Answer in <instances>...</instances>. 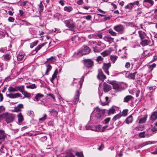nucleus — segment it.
<instances>
[{
  "instance_id": "nucleus-28",
  "label": "nucleus",
  "mask_w": 157,
  "mask_h": 157,
  "mask_svg": "<svg viewBox=\"0 0 157 157\" xmlns=\"http://www.w3.org/2000/svg\"><path fill=\"white\" fill-rule=\"evenodd\" d=\"M79 39V37L77 35H75L72 37L71 40L73 43H75L78 41Z\"/></svg>"
},
{
  "instance_id": "nucleus-57",
  "label": "nucleus",
  "mask_w": 157,
  "mask_h": 157,
  "mask_svg": "<svg viewBox=\"0 0 157 157\" xmlns=\"http://www.w3.org/2000/svg\"><path fill=\"white\" fill-rule=\"evenodd\" d=\"M96 36L99 39H101L102 37V33H98L96 35Z\"/></svg>"
},
{
  "instance_id": "nucleus-56",
  "label": "nucleus",
  "mask_w": 157,
  "mask_h": 157,
  "mask_svg": "<svg viewBox=\"0 0 157 157\" xmlns=\"http://www.w3.org/2000/svg\"><path fill=\"white\" fill-rule=\"evenodd\" d=\"M83 18H85L87 20H90L92 19V17L91 15H88L86 16H84Z\"/></svg>"
},
{
  "instance_id": "nucleus-10",
  "label": "nucleus",
  "mask_w": 157,
  "mask_h": 157,
  "mask_svg": "<svg viewBox=\"0 0 157 157\" xmlns=\"http://www.w3.org/2000/svg\"><path fill=\"white\" fill-rule=\"evenodd\" d=\"M113 88L116 91H121L123 89V87L120 84L114 83L112 85Z\"/></svg>"
},
{
  "instance_id": "nucleus-21",
  "label": "nucleus",
  "mask_w": 157,
  "mask_h": 157,
  "mask_svg": "<svg viewBox=\"0 0 157 157\" xmlns=\"http://www.w3.org/2000/svg\"><path fill=\"white\" fill-rule=\"evenodd\" d=\"M138 34L141 40L145 39V37L146 36L145 33L141 31H138Z\"/></svg>"
},
{
  "instance_id": "nucleus-46",
  "label": "nucleus",
  "mask_w": 157,
  "mask_h": 157,
  "mask_svg": "<svg viewBox=\"0 0 157 157\" xmlns=\"http://www.w3.org/2000/svg\"><path fill=\"white\" fill-rule=\"evenodd\" d=\"M45 44V43H43L40 44L38 45L36 48H35V49L38 51L42 47L44 46Z\"/></svg>"
},
{
  "instance_id": "nucleus-15",
  "label": "nucleus",
  "mask_w": 157,
  "mask_h": 157,
  "mask_svg": "<svg viewBox=\"0 0 157 157\" xmlns=\"http://www.w3.org/2000/svg\"><path fill=\"white\" fill-rule=\"evenodd\" d=\"M102 93L100 95L99 93V97L102 95ZM100 101L101 102V104L102 105H107L109 102L108 101L109 98L108 97H106L105 98V101H103L101 100V99L100 98Z\"/></svg>"
},
{
  "instance_id": "nucleus-31",
  "label": "nucleus",
  "mask_w": 157,
  "mask_h": 157,
  "mask_svg": "<svg viewBox=\"0 0 157 157\" xmlns=\"http://www.w3.org/2000/svg\"><path fill=\"white\" fill-rule=\"evenodd\" d=\"M4 59L5 60L8 61L10 60L11 56H10L9 54H6L3 55V56Z\"/></svg>"
},
{
  "instance_id": "nucleus-17",
  "label": "nucleus",
  "mask_w": 157,
  "mask_h": 157,
  "mask_svg": "<svg viewBox=\"0 0 157 157\" xmlns=\"http://www.w3.org/2000/svg\"><path fill=\"white\" fill-rule=\"evenodd\" d=\"M7 96L10 98H15L17 97H20L21 94L19 93L15 94H6Z\"/></svg>"
},
{
  "instance_id": "nucleus-8",
  "label": "nucleus",
  "mask_w": 157,
  "mask_h": 157,
  "mask_svg": "<svg viewBox=\"0 0 157 157\" xmlns=\"http://www.w3.org/2000/svg\"><path fill=\"white\" fill-rule=\"evenodd\" d=\"M113 29L121 34H123L124 32V28L121 25H119L114 26Z\"/></svg>"
},
{
  "instance_id": "nucleus-33",
  "label": "nucleus",
  "mask_w": 157,
  "mask_h": 157,
  "mask_svg": "<svg viewBox=\"0 0 157 157\" xmlns=\"http://www.w3.org/2000/svg\"><path fill=\"white\" fill-rule=\"evenodd\" d=\"M22 94H23L24 97V98H27L29 99H30V94L26 91H24L23 92H22Z\"/></svg>"
},
{
  "instance_id": "nucleus-50",
  "label": "nucleus",
  "mask_w": 157,
  "mask_h": 157,
  "mask_svg": "<svg viewBox=\"0 0 157 157\" xmlns=\"http://www.w3.org/2000/svg\"><path fill=\"white\" fill-rule=\"evenodd\" d=\"M133 4L132 3H130L128 4L127 5L125 6V9H131L133 7Z\"/></svg>"
},
{
  "instance_id": "nucleus-53",
  "label": "nucleus",
  "mask_w": 157,
  "mask_h": 157,
  "mask_svg": "<svg viewBox=\"0 0 157 157\" xmlns=\"http://www.w3.org/2000/svg\"><path fill=\"white\" fill-rule=\"evenodd\" d=\"M145 132L144 131L142 132H140L139 133V136L140 138H144L145 137Z\"/></svg>"
},
{
  "instance_id": "nucleus-61",
  "label": "nucleus",
  "mask_w": 157,
  "mask_h": 157,
  "mask_svg": "<svg viewBox=\"0 0 157 157\" xmlns=\"http://www.w3.org/2000/svg\"><path fill=\"white\" fill-rule=\"evenodd\" d=\"M110 118L108 117L107 118H106L104 120V123L105 124H107L110 121Z\"/></svg>"
},
{
  "instance_id": "nucleus-26",
  "label": "nucleus",
  "mask_w": 157,
  "mask_h": 157,
  "mask_svg": "<svg viewBox=\"0 0 157 157\" xmlns=\"http://www.w3.org/2000/svg\"><path fill=\"white\" fill-rule=\"evenodd\" d=\"M104 40L105 41L108 42L109 43H111V41L114 39V38L111 37L110 36L108 35L104 36Z\"/></svg>"
},
{
  "instance_id": "nucleus-39",
  "label": "nucleus",
  "mask_w": 157,
  "mask_h": 157,
  "mask_svg": "<svg viewBox=\"0 0 157 157\" xmlns=\"http://www.w3.org/2000/svg\"><path fill=\"white\" fill-rule=\"evenodd\" d=\"M110 54V52L108 50H106L101 53V55L105 57L109 55Z\"/></svg>"
},
{
  "instance_id": "nucleus-14",
  "label": "nucleus",
  "mask_w": 157,
  "mask_h": 157,
  "mask_svg": "<svg viewBox=\"0 0 157 157\" xmlns=\"http://www.w3.org/2000/svg\"><path fill=\"white\" fill-rule=\"evenodd\" d=\"M103 89L105 92H107L110 90L112 88L111 86L104 82L103 86Z\"/></svg>"
},
{
  "instance_id": "nucleus-58",
  "label": "nucleus",
  "mask_w": 157,
  "mask_h": 157,
  "mask_svg": "<svg viewBox=\"0 0 157 157\" xmlns=\"http://www.w3.org/2000/svg\"><path fill=\"white\" fill-rule=\"evenodd\" d=\"M5 36V33L0 31V39L4 38Z\"/></svg>"
},
{
  "instance_id": "nucleus-22",
  "label": "nucleus",
  "mask_w": 157,
  "mask_h": 157,
  "mask_svg": "<svg viewBox=\"0 0 157 157\" xmlns=\"http://www.w3.org/2000/svg\"><path fill=\"white\" fill-rule=\"evenodd\" d=\"M23 106L22 104H19L17 106H15L14 108V111L16 112H21L20 109L23 108Z\"/></svg>"
},
{
  "instance_id": "nucleus-4",
  "label": "nucleus",
  "mask_w": 157,
  "mask_h": 157,
  "mask_svg": "<svg viewBox=\"0 0 157 157\" xmlns=\"http://www.w3.org/2000/svg\"><path fill=\"white\" fill-rule=\"evenodd\" d=\"M64 22L66 27L70 29H72L75 27V23L71 20H66Z\"/></svg>"
},
{
  "instance_id": "nucleus-23",
  "label": "nucleus",
  "mask_w": 157,
  "mask_h": 157,
  "mask_svg": "<svg viewBox=\"0 0 157 157\" xmlns=\"http://www.w3.org/2000/svg\"><path fill=\"white\" fill-rule=\"evenodd\" d=\"M25 55V53L23 52H20L17 57V59L18 61H21L23 60Z\"/></svg>"
},
{
  "instance_id": "nucleus-24",
  "label": "nucleus",
  "mask_w": 157,
  "mask_h": 157,
  "mask_svg": "<svg viewBox=\"0 0 157 157\" xmlns=\"http://www.w3.org/2000/svg\"><path fill=\"white\" fill-rule=\"evenodd\" d=\"M133 121L132 116L131 115H129L125 120V122L127 124H129L132 122Z\"/></svg>"
},
{
  "instance_id": "nucleus-42",
  "label": "nucleus",
  "mask_w": 157,
  "mask_h": 157,
  "mask_svg": "<svg viewBox=\"0 0 157 157\" xmlns=\"http://www.w3.org/2000/svg\"><path fill=\"white\" fill-rule=\"evenodd\" d=\"M38 42V41L37 40L34 41V42L31 43L30 44V48H32L33 47L36 46Z\"/></svg>"
},
{
  "instance_id": "nucleus-37",
  "label": "nucleus",
  "mask_w": 157,
  "mask_h": 157,
  "mask_svg": "<svg viewBox=\"0 0 157 157\" xmlns=\"http://www.w3.org/2000/svg\"><path fill=\"white\" fill-rule=\"evenodd\" d=\"M121 116V115L120 114H117L113 117L112 120L113 121H115L119 119Z\"/></svg>"
},
{
  "instance_id": "nucleus-43",
  "label": "nucleus",
  "mask_w": 157,
  "mask_h": 157,
  "mask_svg": "<svg viewBox=\"0 0 157 157\" xmlns=\"http://www.w3.org/2000/svg\"><path fill=\"white\" fill-rule=\"evenodd\" d=\"M117 57L116 56H111L110 57V59L112 62L114 63H115L116 60L117 59Z\"/></svg>"
},
{
  "instance_id": "nucleus-7",
  "label": "nucleus",
  "mask_w": 157,
  "mask_h": 157,
  "mask_svg": "<svg viewBox=\"0 0 157 157\" xmlns=\"http://www.w3.org/2000/svg\"><path fill=\"white\" fill-rule=\"evenodd\" d=\"M94 46H98L99 47H103V49L105 47V45L103 43H101L100 41H90L89 42V45L90 46H91L92 45Z\"/></svg>"
},
{
  "instance_id": "nucleus-32",
  "label": "nucleus",
  "mask_w": 157,
  "mask_h": 157,
  "mask_svg": "<svg viewBox=\"0 0 157 157\" xmlns=\"http://www.w3.org/2000/svg\"><path fill=\"white\" fill-rule=\"evenodd\" d=\"M137 73V72L136 71H135L133 73H129L128 74V76L129 78L132 79H134L135 78V76Z\"/></svg>"
},
{
  "instance_id": "nucleus-52",
  "label": "nucleus",
  "mask_w": 157,
  "mask_h": 157,
  "mask_svg": "<svg viewBox=\"0 0 157 157\" xmlns=\"http://www.w3.org/2000/svg\"><path fill=\"white\" fill-rule=\"evenodd\" d=\"M115 111L116 110L115 109L113 108H111L109 109L108 111V114H113L114 113Z\"/></svg>"
},
{
  "instance_id": "nucleus-16",
  "label": "nucleus",
  "mask_w": 157,
  "mask_h": 157,
  "mask_svg": "<svg viewBox=\"0 0 157 157\" xmlns=\"http://www.w3.org/2000/svg\"><path fill=\"white\" fill-rule=\"evenodd\" d=\"M147 115L146 114L141 118L138 117V119L139 120V124H143L145 123L146 121Z\"/></svg>"
},
{
  "instance_id": "nucleus-35",
  "label": "nucleus",
  "mask_w": 157,
  "mask_h": 157,
  "mask_svg": "<svg viewBox=\"0 0 157 157\" xmlns=\"http://www.w3.org/2000/svg\"><path fill=\"white\" fill-rule=\"evenodd\" d=\"M17 117L19 122H21L23 120V117L21 113L17 115Z\"/></svg>"
},
{
  "instance_id": "nucleus-25",
  "label": "nucleus",
  "mask_w": 157,
  "mask_h": 157,
  "mask_svg": "<svg viewBox=\"0 0 157 157\" xmlns=\"http://www.w3.org/2000/svg\"><path fill=\"white\" fill-rule=\"evenodd\" d=\"M157 119V111H155L153 113L150 117V119L153 121H155Z\"/></svg>"
},
{
  "instance_id": "nucleus-51",
  "label": "nucleus",
  "mask_w": 157,
  "mask_h": 157,
  "mask_svg": "<svg viewBox=\"0 0 157 157\" xmlns=\"http://www.w3.org/2000/svg\"><path fill=\"white\" fill-rule=\"evenodd\" d=\"M75 155L76 156H78V157H84L83 153L82 152H77L75 153Z\"/></svg>"
},
{
  "instance_id": "nucleus-27",
  "label": "nucleus",
  "mask_w": 157,
  "mask_h": 157,
  "mask_svg": "<svg viewBox=\"0 0 157 157\" xmlns=\"http://www.w3.org/2000/svg\"><path fill=\"white\" fill-rule=\"evenodd\" d=\"M154 142H145L144 143H143L142 144H141V145H140L139 146V147H138L137 148H138L139 147H143L144 146H146L147 145H148V144H154ZM137 148L136 147H135V149H136Z\"/></svg>"
},
{
  "instance_id": "nucleus-48",
  "label": "nucleus",
  "mask_w": 157,
  "mask_h": 157,
  "mask_svg": "<svg viewBox=\"0 0 157 157\" xmlns=\"http://www.w3.org/2000/svg\"><path fill=\"white\" fill-rule=\"evenodd\" d=\"M56 71L54 72L53 75L52 76V78L50 79V81L52 82H53V81L54 79L56 78Z\"/></svg>"
},
{
  "instance_id": "nucleus-6",
  "label": "nucleus",
  "mask_w": 157,
  "mask_h": 157,
  "mask_svg": "<svg viewBox=\"0 0 157 157\" xmlns=\"http://www.w3.org/2000/svg\"><path fill=\"white\" fill-rule=\"evenodd\" d=\"M83 61L85 66L88 68H91L93 65V62L90 59H85Z\"/></svg>"
},
{
  "instance_id": "nucleus-11",
  "label": "nucleus",
  "mask_w": 157,
  "mask_h": 157,
  "mask_svg": "<svg viewBox=\"0 0 157 157\" xmlns=\"http://www.w3.org/2000/svg\"><path fill=\"white\" fill-rule=\"evenodd\" d=\"M110 67L111 63H104L102 67L105 73L108 75H109V72L108 71V69Z\"/></svg>"
},
{
  "instance_id": "nucleus-5",
  "label": "nucleus",
  "mask_w": 157,
  "mask_h": 157,
  "mask_svg": "<svg viewBox=\"0 0 157 157\" xmlns=\"http://www.w3.org/2000/svg\"><path fill=\"white\" fill-rule=\"evenodd\" d=\"M154 42L153 40H152L151 42L150 40L144 39L141 40L140 44L143 46H145L147 45L152 46L154 44Z\"/></svg>"
},
{
  "instance_id": "nucleus-19",
  "label": "nucleus",
  "mask_w": 157,
  "mask_h": 157,
  "mask_svg": "<svg viewBox=\"0 0 157 157\" xmlns=\"http://www.w3.org/2000/svg\"><path fill=\"white\" fill-rule=\"evenodd\" d=\"M90 46L93 48L94 51L95 52H99L103 49L102 47H99L98 46H97L96 45L95 46L93 45Z\"/></svg>"
},
{
  "instance_id": "nucleus-38",
  "label": "nucleus",
  "mask_w": 157,
  "mask_h": 157,
  "mask_svg": "<svg viewBox=\"0 0 157 157\" xmlns=\"http://www.w3.org/2000/svg\"><path fill=\"white\" fill-rule=\"evenodd\" d=\"M43 94H36L35 97V98L37 101H38L41 98L43 97Z\"/></svg>"
},
{
  "instance_id": "nucleus-1",
  "label": "nucleus",
  "mask_w": 157,
  "mask_h": 157,
  "mask_svg": "<svg viewBox=\"0 0 157 157\" xmlns=\"http://www.w3.org/2000/svg\"><path fill=\"white\" fill-rule=\"evenodd\" d=\"M105 113L104 110L101 109L98 107H97L94 109V111L91 114L90 117L93 114H94L95 122L97 123L102 120Z\"/></svg>"
},
{
  "instance_id": "nucleus-30",
  "label": "nucleus",
  "mask_w": 157,
  "mask_h": 157,
  "mask_svg": "<svg viewBox=\"0 0 157 157\" xmlns=\"http://www.w3.org/2000/svg\"><path fill=\"white\" fill-rule=\"evenodd\" d=\"M63 10L67 12H70L73 10V8L71 6H66L64 7Z\"/></svg>"
},
{
  "instance_id": "nucleus-60",
  "label": "nucleus",
  "mask_w": 157,
  "mask_h": 157,
  "mask_svg": "<svg viewBox=\"0 0 157 157\" xmlns=\"http://www.w3.org/2000/svg\"><path fill=\"white\" fill-rule=\"evenodd\" d=\"M47 139V137L46 136L42 137L40 138V140L43 142L46 141Z\"/></svg>"
},
{
  "instance_id": "nucleus-18",
  "label": "nucleus",
  "mask_w": 157,
  "mask_h": 157,
  "mask_svg": "<svg viewBox=\"0 0 157 157\" xmlns=\"http://www.w3.org/2000/svg\"><path fill=\"white\" fill-rule=\"evenodd\" d=\"M80 93L78 90H77L76 94L75 97V99L73 101V103L74 104H76L79 100V96Z\"/></svg>"
},
{
  "instance_id": "nucleus-34",
  "label": "nucleus",
  "mask_w": 157,
  "mask_h": 157,
  "mask_svg": "<svg viewBox=\"0 0 157 157\" xmlns=\"http://www.w3.org/2000/svg\"><path fill=\"white\" fill-rule=\"evenodd\" d=\"M17 86V91H19L21 93L24 91L25 86L24 85L18 86Z\"/></svg>"
},
{
  "instance_id": "nucleus-12",
  "label": "nucleus",
  "mask_w": 157,
  "mask_h": 157,
  "mask_svg": "<svg viewBox=\"0 0 157 157\" xmlns=\"http://www.w3.org/2000/svg\"><path fill=\"white\" fill-rule=\"evenodd\" d=\"M97 78L101 80H103L106 78V76L103 74L101 69H99L98 70Z\"/></svg>"
},
{
  "instance_id": "nucleus-45",
  "label": "nucleus",
  "mask_w": 157,
  "mask_h": 157,
  "mask_svg": "<svg viewBox=\"0 0 157 157\" xmlns=\"http://www.w3.org/2000/svg\"><path fill=\"white\" fill-rule=\"evenodd\" d=\"M47 61L51 63L54 62L55 61V58L53 56H52L50 58L47 59Z\"/></svg>"
},
{
  "instance_id": "nucleus-63",
  "label": "nucleus",
  "mask_w": 157,
  "mask_h": 157,
  "mask_svg": "<svg viewBox=\"0 0 157 157\" xmlns=\"http://www.w3.org/2000/svg\"><path fill=\"white\" fill-rule=\"evenodd\" d=\"M46 117L47 116L46 114H45L43 117L40 118L39 120L40 121H44L46 120Z\"/></svg>"
},
{
  "instance_id": "nucleus-9",
  "label": "nucleus",
  "mask_w": 157,
  "mask_h": 157,
  "mask_svg": "<svg viewBox=\"0 0 157 157\" xmlns=\"http://www.w3.org/2000/svg\"><path fill=\"white\" fill-rule=\"evenodd\" d=\"M143 3L144 6L148 8L153 6L154 2L153 0H144Z\"/></svg>"
},
{
  "instance_id": "nucleus-54",
  "label": "nucleus",
  "mask_w": 157,
  "mask_h": 157,
  "mask_svg": "<svg viewBox=\"0 0 157 157\" xmlns=\"http://www.w3.org/2000/svg\"><path fill=\"white\" fill-rule=\"evenodd\" d=\"M111 17L112 16H106L105 15V16L104 17V18H103V20L104 21H105L107 20H109Z\"/></svg>"
},
{
  "instance_id": "nucleus-64",
  "label": "nucleus",
  "mask_w": 157,
  "mask_h": 157,
  "mask_svg": "<svg viewBox=\"0 0 157 157\" xmlns=\"http://www.w3.org/2000/svg\"><path fill=\"white\" fill-rule=\"evenodd\" d=\"M49 112H50V113L51 114L54 113H56V114H57L58 113L57 111L54 109H52V110H50L49 111Z\"/></svg>"
},
{
  "instance_id": "nucleus-47",
  "label": "nucleus",
  "mask_w": 157,
  "mask_h": 157,
  "mask_svg": "<svg viewBox=\"0 0 157 157\" xmlns=\"http://www.w3.org/2000/svg\"><path fill=\"white\" fill-rule=\"evenodd\" d=\"M128 110V109L123 110L121 116L125 117L127 116Z\"/></svg>"
},
{
  "instance_id": "nucleus-20",
  "label": "nucleus",
  "mask_w": 157,
  "mask_h": 157,
  "mask_svg": "<svg viewBox=\"0 0 157 157\" xmlns=\"http://www.w3.org/2000/svg\"><path fill=\"white\" fill-rule=\"evenodd\" d=\"M133 97L132 96L130 95H127L124 98L123 101L124 102H128L129 101L133 100Z\"/></svg>"
},
{
  "instance_id": "nucleus-13",
  "label": "nucleus",
  "mask_w": 157,
  "mask_h": 157,
  "mask_svg": "<svg viewBox=\"0 0 157 157\" xmlns=\"http://www.w3.org/2000/svg\"><path fill=\"white\" fill-rule=\"evenodd\" d=\"M6 137V135L4 133V131L2 130H0V145L4 142Z\"/></svg>"
},
{
  "instance_id": "nucleus-49",
  "label": "nucleus",
  "mask_w": 157,
  "mask_h": 157,
  "mask_svg": "<svg viewBox=\"0 0 157 157\" xmlns=\"http://www.w3.org/2000/svg\"><path fill=\"white\" fill-rule=\"evenodd\" d=\"M109 33L111 34L112 36H115L116 35L117 33H116L113 31L112 29H110L109 30Z\"/></svg>"
},
{
  "instance_id": "nucleus-41",
  "label": "nucleus",
  "mask_w": 157,
  "mask_h": 157,
  "mask_svg": "<svg viewBox=\"0 0 157 157\" xmlns=\"http://www.w3.org/2000/svg\"><path fill=\"white\" fill-rule=\"evenodd\" d=\"M47 69L45 73V75H47V73L50 71L52 69V67L51 66L48 64L46 65Z\"/></svg>"
},
{
  "instance_id": "nucleus-3",
  "label": "nucleus",
  "mask_w": 157,
  "mask_h": 157,
  "mask_svg": "<svg viewBox=\"0 0 157 157\" xmlns=\"http://www.w3.org/2000/svg\"><path fill=\"white\" fill-rule=\"evenodd\" d=\"M90 51V49L87 46L85 47L81 51H78L77 53V55L83 56L89 53Z\"/></svg>"
},
{
  "instance_id": "nucleus-29",
  "label": "nucleus",
  "mask_w": 157,
  "mask_h": 157,
  "mask_svg": "<svg viewBox=\"0 0 157 157\" xmlns=\"http://www.w3.org/2000/svg\"><path fill=\"white\" fill-rule=\"evenodd\" d=\"M8 91L10 92H14L17 91V86H16L15 87H13L10 86L9 88Z\"/></svg>"
},
{
  "instance_id": "nucleus-55",
  "label": "nucleus",
  "mask_w": 157,
  "mask_h": 157,
  "mask_svg": "<svg viewBox=\"0 0 157 157\" xmlns=\"http://www.w3.org/2000/svg\"><path fill=\"white\" fill-rule=\"evenodd\" d=\"M127 25L132 27H135V25L132 22H128L126 24Z\"/></svg>"
},
{
  "instance_id": "nucleus-59",
  "label": "nucleus",
  "mask_w": 157,
  "mask_h": 157,
  "mask_svg": "<svg viewBox=\"0 0 157 157\" xmlns=\"http://www.w3.org/2000/svg\"><path fill=\"white\" fill-rule=\"evenodd\" d=\"M47 95L50 96L53 100L54 101H55V98L53 94H47Z\"/></svg>"
},
{
  "instance_id": "nucleus-62",
  "label": "nucleus",
  "mask_w": 157,
  "mask_h": 157,
  "mask_svg": "<svg viewBox=\"0 0 157 157\" xmlns=\"http://www.w3.org/2000/svg\"><path fill=\"white\" fill-rule=\"evenodd\" d=\"M131 64L129 62H126L125 65V67L126 68L128 69L130 67Z\"/></svg>"
},
{
  "instance_id": "nucleus-2",
  "label": "nucleus",
  "mask_w": 157,
  "mask_h": 157,
  "mask_svg": "<svg viewBox=\"0 0 157 157\" xmlns=\"http://www.w3.org/2000/svg\"><path fill=\"white\" fill-rule=\"evenodd\" d=\"M3 117L5 118L6 121L7 123H10L14 121L15 116L13 114L7 113L4 114Z\"/></svg>"
},
{
  "instance_id": "nucleus-36",
  "label": "nucleus",
  "mask_w": 157,
  "mask_h": 157,
  "mask_svg": "<svg viewBox=\"0 0 157 157\" xmlns=\"http://www.w3.org/2000/svg\"><path fill=\"white\" fill-rule=\"evenodd\" d=\"M28 89H34L36 88V86L34 84H31L29 85H27L26 86Z\"/></svg>"
},
{
  "instance_id": "nucleus-40",
  "label": "nucleus",
  "mask_w": 157,
  "mask_h": 157,
  "mask_svg": "<svg viewBox=\"0 0 157 157\" xmlns=\"http://www.w3.org/2000/svg\"><path fill=\"white\" fill-rule=\"evenodd\" d=\"M39 13L42 12L43 11L44 6L42 3L41 2H40V4L39 5Z\"/></svg>"
},
{
  "instance_id": "nucleus-44",
  "label": "nucleus",
  "mask_w": 157,
  "mask_h": 157,
  "mask_svg": "<svg viewBox=\"0 0 157 157\" xmlns=\"http://www.w3.org/2000/svg\"><path fill=\"white\" fill-rule=\"evenodd\" d=\"M96 61L99 63H101L103 60V58H102L101 56H99L97 57L96 59Z\"/></svg>"
}]
</instances>
